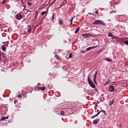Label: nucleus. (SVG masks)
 Masks as SVG:
<instances>
[{
    "label": "nucleus",
    "instance_id": "f257e3e1",
    "mask_svg": "<svg viewBox=\"0 0 128 128\" xmlns=\"http://www.w3.org/2000/svg\"><path fill=\"white\" fill-rule=\"evenodd\" d=\"M88 82L90 86H91V88H96V85H94V82H92V79H90V75H88Z\"/></svg>",
    "mask_w": 128,
    "mask_h": 128
},
{
    "label": "nucleus",
    "instance_id": "f03ea898",
    "mask_svg": "<svg viewBox=\"0 0 128 128\" xmlns=\"http://www.w3.org/2000/svg\"><path fill=\"white\" fill-rule=\"evenodd\" d=\"M93 24H102V26H104L106 24L101 20H96L94 22Z\"/></svg>",
    "mask_w": 128,
    "mask_h": 128
},
{
    "label": "nucleus",
    "instance_id": "7ed1b4c3",
    "mask_svg": "<svg viewBox=\"0 0 128 128\" xmlns=\"http://www.w3.org/2000/svg\"><path fill=\"white\" fill-rule=\"evenodd\" d=\"M8 46V42H4L2 45V48H6Z\"/></svg>",
    "mask_w": 128,
    "mask_h": 128
},
{
    "label": "nucleus",
    "instance_id": "20e7f679",
    "mask_svg": "<svg viewBox=\"0 0 128 128\" xmlns=\"http://www.w3.org/2000/svg\"><path fill=\"white\" fill-rule=\"evenodd\" d=\"M16 18L18 20H22V16L20 13H18L16 16Z\"/></svg>",
    "mask_w": 128,
    "mask_h": 128
},
{
    "label": "nucleus",
    "instance_id": "39448f33",
    "mask_svg": "<svg viewBox=\"0 0 128 128\" xmlns=\"http://www.w3.org/2000/svg\"><path fill=\"white\" fill-rule=\"evenodd\" d=\"M98 74V72H96L95 75H94L93 76L94 82L96 84H98V82H96V74Z\"/></svg>",
    "mask_w": 128,
    "mask_h": 128
},
{
    "label": "nucleus",
    "instance_id": "423d86ee",
    "mask_svg": "<svg viewBox=\"0 0 128 128\" xmlns=\"http://www.w3.org/2000/svg\"><path fill=\"white\" fill-rule=\"evenodd\" d=\"M28 34H30V32H32V26L30 25H28Z\"/></svg>",
    "mask_w": 128,
    "mask_h": 128
},
{
    "label": "nucleus",
    "instance_id": "0eeeda50",
    "mask_svg": "<svg viewBox=\"0 0 128 128\" xmlns=\"http://www.w3.org/2000/svg\"><path fill=\"white\" fill-rule=\"evenodd\" d=\"M82 36H84V38H88L91 36V35L90 34H82Z\"/></svg>",
    "mask_w": 128,
    "mask_h": 128
},
{
    "label": "nucleus",
    "instance_id": "6e6552de",
    "mask_svg": "<svg viewBox=\"0 0 128 128\" xmlns=\"http://www.w3.org/2000/svg\"><path fill=\"white\" fill-rule=\"evenodd\" d=\"M38 90H46V86L38 87Z\"/></svg>",
    "mask_w": 128,
    "mask_h": 128
},
{
    "label": "nucleus",
    "instance_id": "1a4fd4ad",
    "mask_svg": "<svg viewBox=\"0 0 128 128\" xmlns=\"http://www.w3.org/2000/svg\"><path fill=\"white\" fill-rule=\"evenodd\" d=\"M100 112H104V114L105 116H106L108 114H106V111L104 110H100L99 112L97 113V114L98 116V114H100Z\"/></svg>",
    "mask_w": 128,
    "mask_h": 128
},
{
    "label": "nucleus",
    "instance_id": "9d476101",
    "mask_svg": "<svg viewBox=\"0 0 128 128\" xmlns=\"http://www.w3.org/2000/svg\"><path fill=\"white\" fill-rule=\"evenodd\" d=\"M104 60H106V62H112V60L108 58H104Z\"/></svg>",
    "mask_w": 128,
    "mask_h": 128
},
{
    "label": "nucleus",
    "instance_id": "9b49d317",
    "mask_svg": "<svg viewBox=\"0 0 128 128\" xmlns=\"http://www.w3.org/2000/svg\"><path fill=\"white\" fill-rule=\"evenodd\" d=\"M8 116H2L0 120H8Z\"/></svg>",
    "mask_w": 128,
    "mask_h": 128
},
{
    "label": "nucleus",
    "instance_id": "f8f14e48",
    "mask_svg": "<svg viewBox=\"0 0 128 128\" xmlns=\"http://www.w3.org/2000/svg\"><path fill=\"white\" fill-rule=\"evenodd\" d=\"M100 122V119H96L93 121L94 124H96Z\"/></svg>",
    "mask_w": 128,
    "mask_h": 128
},
{
    "label": "nucleus",
    "instance_id": "ddd939ff",
    "mask_svg": "<svg viewBox=\"0 0 128 128\" xmlns=\"http://www.w3.org/2000/svg\"><path fill=\"white\" fill-rule=\"evenodd\" d=\"M109 88L111 92H114V86H110Z\"/></svg>",
    "mask_w": 128,
    "mask_h": 128
},
{
    "label": "nucleus",
    "instance_id": "4468645a",
    "mask_svg": "<svg viewBox=\"0 0 128 128\" xmlns=\"http://www.w3.org/2000/svg\"><path fill=\"white\" fill-rule=\"evenodd\" d=\"M60 24H64V20L62 19H58Z\"/></svg>",
    "mask_w": 128,
    "mask_h": 128
},
{
    "label": "nucleus",
    "instance_id": "2eb2a0df",
    "mask_svg": "<svg viewBox=\"0 0 128 128\" xmlns=\"http://www.w3.org/2000/svg\"><path fill=\"white\" fill-rule=\"evenodd\" d=\"M114 100H110L109 102V106H112V104H114Z\"/></svg>",
    "mask_w": 128,
    "mask_h": 128
},
{
    "label": "nucleus",
    "instance_id": "dca6fc26",
    "mask_svg": "<svg viewBox=\"0 0 128 128\" xmlns=\"http://www.w3.org/2000/svg\"><path fill=\"white\" fill-rule=\"evenodd\" d=\"M54 56L56 60H60V56H58V55L56 54Z\"/></svg>",
    "mask_w": 128,
    "mask_h": 128
},
{
    "label": "nucleus",
    "instance_id": "f3484780",
    "mask_svg": "<svg viewBox=\"0 0 128 128\" xmlns=\"http://www.w3.org/2000/svg\"><path fill=\"white\" fill-rule=\"evenodd\" d=\"M78 32H80V27H78L76 29V31H75V34H78Z\"/></svg>",
    "mask_w": 128,
    "mask_h": 128
},
{
    "label": "nucleus",
    "instance_id": "a211bd4d",
    "mask_svg": "<svg viewBox=\"0 0 128 128\" xmlns=\"http://www.w3.org/2000/svg\"><path fill=\"white\" fill-rule=\"evenodd\" d=\"M46 14V11H44L42 12L41 14H42V16H44V15Z\"/></svg>",
    "mask_w": 128,
    "mask_h": 128
},
{
    "label": "nucleus",
    "instance_id": "6ab92c4d",
    "mask_svg": "<svg viewBox=\"0 0 128 128\" xmlns=\"http://www.w3.org/2000/svg\"><path fill=\"white\" fill-rule=\"evenodd\" d=\"M54 20V13H53L52 18V20Z\"/></svg>",
    "mask_w": 128,
    "mask_h": 128
},
{
    "label": "nucleus",
    "instance_id": "aec40b11",
    "mask_svg": "<svg viewBox=\"0 0 128 128\" xmlns=\"http://www.w3.org/2000/svg\"><path fill=\"white\" fill-rule=\"evenodd\" d=\"M61 116H64V112L62 110L60 112Z\"/></svg>",
    "mask_w": 128,
    "mask_h": 128
},
{
    "label": "nucleus",
    "instance_id": "412c9836",
    "mask_svg": "<svg viewBox=\"0 0 128 128\" xmlns=\"http://www.w3.org/2000/svg\"><path fill=\"white\" fill-rule=\"evenodd\" d=\"M72 58V54L71 53L69 54L68 58Z\"/></svg>",
    "mask_w": 128,
    "mask_h": 128
},
{
    "label": "nucleus",
    "instance_id": "4be33fe9",
    "mask_svg": "<svg viewBox=\"0 0 128 128\" xmlns=\"http://www.w3.org/2000/svg\"><path fill=\"white\" fill-rule=\"evenodd\" d=\"M74 17H72V19L70 20V22H71L70 24H72V20H74Z\"/></svg>",
    "mask_w": 128,
    "mask_h": 128
},
{
    "label": "nucleus",
    "instance_id": "5701e85b",
    "mask_svg": "<svg viewBox=\"0 0 128 128\" xmlns=\"http://www.w3.org/2000/svg\"><path fill=\"white\" fill-rule=\"evenodd\" d=\"M108 36L112 37V34L111 32H110L108 34Z\"/></svg>",
    "mask_w": 128,
    "mask_h": 128
},
{
    "label": "nucleus",
    "instance_id": "b1692460",
    "mask_svg": "<svg viewBox=\"0 0 128 128\" xmlns=\"http://www.w3.org/2000/svg\"><path fill=\"white\" fill-rule=\"evenodd\" d=\"M28 6H31V5H32V2H28Z\"/></svg>",
    "mask_w": 128,
    "mask_h": 128
},
{
    "label": "nucleus",
    "instance_id": "393cba45",
    "mask_svg": "<svg viewBox=\"0 0 128 128\" xmlns=\"http://www.w3.org/2000/svg\"><path fill=\"white\" fill-rule=\"evenodd\" d=\"M97 48V46H92V47H89L88 48Z\"/></svg>",
    "mask_w": 128,
    "mask_h": 128
},
{
    "label": "nucleus",
    "instance_id": "a878e982",
    "mask_svg": "<svg viewBox=\"0 0 128 128\" xmlns=\"http://www.w3.org/2000/svg\"><path fill=\"white\" fill-rule=\"evenodd\" d=\"M6 0H3L2 1V4H6Z\"/></svg>",
    "mask_w": 128,
    "mask_h": 128
},
{
    "label": "nucleus",
    "instance_id": "bb28decb",
    "mask_svg": "<svg viewBox=\"0 0 128 128\" xmlns=\"http://www.w3.org/2000/svg\"><path fill=\"white\" fill-rule=\"evenodd\" d=\"M124 44H128V40L125 41Z\"/></svg>",
    "mask_w": 128,
    "mask_h": 128
},
{
    "label": "nucleus",
    "instance_id": "cd10ccee",
    "mask_svg": "<svg viewBox=\"0 0 128 128\" xmlns=\"http://www.w3.org/2000/svg\"><path fill=\"white\" fill-rule=\"evenodd\" d=\"M2 50L4 52H6V48H2Z\"/></svg>",
    "mask_w": 128,
    "mask_h": 128
},
{
    "label": "nucleus",
    "instance_id": "c85d7f7f",
    "mask_svg": "<svg viewBox=\"0 0 128 128\" xmlns=\"http://www.w3.org/2000/svg\"><path fill=\"white\" fill-rule=\"evenodd\" d=\"M96 118L95 115H94V116H92L91 118Z\"/></svg>",
    "mask_w": 128,
    "mask_h": 128
},
{
    "label": "nucleus",
    "instance_id": "c756f323",
    "mask_svg": "<svg viewBox=\"0 0 128 128\" xmlns=\"http://www.w3.org/2000/svg\"><path fill=\"white\" fill-rule=\"evenodd\" d=\"M18 98H21L22 95L21 94H18Z\"/></svg>",
    "mask_w": 128,
    "mask_h": 128
},
{
    "label": "nucleus",
    "instance_id": "7c9ffc66",
    "mask_svg": "<svg viewBox=\"0 0 128 128\" xmlns=\"http://www.w3.org/2000/svg\"><path fill=\"white\" fill-rule=\"evenodd\" d=\"M54 4V1L52 2L51 3V4Z\"/></svg>",
    "mask_w": 128,
    "mask_h": 128
},
{
    "label": "nucleus",
    "instance_id": "2f4dec72",
    "mask_svg": "<svg viewBox=\"0 0 128 128\" xmlns=\"http://www.w3.org/2000/svg\"><path fill=\"white\" fill-rule=\"evenodd\" d=\"M90 50V48H86V50H88H88Z\"/></svg>",
    "mask_w": 128,
    "mask_h": 128
},
{
    "label": "nucleus",
    "instance_id": "473e14b6",
    "mask_svg": "<svg viewBox=\"0 0 128 128\" xmlns=\"http://www.w3.org/2000/svg\"><path fill=\"white\" fill-rule=\"evenodd\" d=\"M95 14H98V11L95 12Z\"/></svg>",
    "mask_w": 128,
    "mask_h": 128
},
{
    "label": "nucleus",
    "instance_id": "72a5a7b5",
    "mask_svg": "<svg viewBox=\"0 0 128 128\" xmlns=\"http://www.w3.org/2000/svg\"><path fill=\"white\" fill-rule=\"evenodd\" d=\"M14 102V104H16V100H15Z\"/></svg>",
    "mask_w": 128,
    "mask_h": 128
},
{
    "label": "nucleus",
    "instance_id": "f704fd0d",
    "mask_svg": "<svg viewBox=\"0 0 128 128\" xmlns=\"http://www.w3.org/2000/svg\"><path fill=\"white\" fill-rule=\"evenodd\" d=\"M80 52H83V53L86 52H84V51H81Z\"/></svg>",
    "mask_w": 128,
    "mask_h": 128
},
{
    "label": "nucleus",
    "instance_id": "c9c22d12",
    "mask_svg": "<svg viewBox=\"0 0 128 128\" xmlns=\"http://www.w3.org/2000/svg\"><path fill=\"white\" fill-rule=\"evenodd\" d=\"M94 116H95L96 117V116H98V115L97 114H96L94 115Z\"/></svg>",
    "mask_w": 128,
    "mask_h": 128
},
{
    "label": "nucleus",
    "instance_id": "e433bc0d",
    "mask_svg": "<svg viewBox=\"0 0 128 128\" xmlns=\"http://www.w3.org/2000/svg\"><path fill=\"white\" fill-rule=\"evenodd\" d=\"M112 40H114V37H112Z\"/></svg>",
    "mask_w": 128,
    "mask_h": 128
},
{
    "label": "nucleus",
    "instance_id": "4c0bfd02",
    "mask_svg": "<svg viewBox=\"0 0 128 128\" xmlns=\"http://www.w3.org/2000/svg\"><path fill=\"white\" fill-rule=\"evenodd\" d=\"M44 20V18H42V20Z\"/></svg>",
    "mask_w": 128,
    "mask_h": 128
},
{
    "label": "nucleus",
    "instance_id": "58836bf2",
    "mask_svg": "<svg viewBox=\"0 0 128 128\" xmlns=\"http://www.w3.org/2000/svg\"><path fill=\"white\" fill-rule=\"evenodd\" d=\"M44 20V18H42V20Z\"/></svg>",
    "mask_w": 128,
    "mask_h": 128
},
{
    "label": "nucleus",
    "instance_id": "ea45409f",
    "mask_svg": "<svg viewBox=\"0 0 128 128\" xmlns=\"http://www.w3.org/2000/svg\"><path fill=\"white\" fill-rule=\"evenodd\" d=\"M114 12V11H112V12Z\"/></svg>",
    "mask_w": 128,
    "mask_h": 128
},
{
    "label": "nucleus",
    "instance_id": "a19ab883",
    "mask_svg": "<svg viewBox=\"0 0 128 128\" xmlns=\"http://www.w3.org/2000/svg\"><path fill=\"white\" fill-rule=\"evenodd\" d=\"M92 14V16H94V14Z\"/></svg>",
    "mask_w": 128,
    "mask_h": 128
}]
</instances>
